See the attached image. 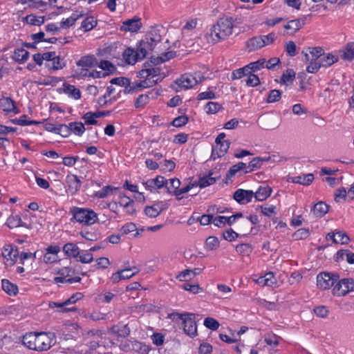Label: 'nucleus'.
I'll return each instance as SVG.
<instances>
[{
    "mask_svg": "<svg viewBox=\"0 0 354 354\" xmlns=\"http://www.w3.org/2000/svg\"><path fill=\"white\" fill-rule=\"evenodd\" d=\"M161 211L162 209H158L155 206L147 207L145 209L146 215L151 218L158 216L160 214Z\"/></svg>",
    "mask_w": 354,
    "mask_h": 354,
    "instance_id": "nucleus-52",
    "label": "nucleus"
},
{
    "mask_svg": "<svg viewBox=\"0 0 354 354\" xmlns=\"http://www.w3.org/2000/svg\"><path fill=\"white\" fill-rule=\"evenodd\" d=\"M354 290V281L352 279L339 280L333 289V293L337 297L344 296Z\"/></svg>",
    "mask_w": 354,
    "mask_h": 354,
    "instance_id": "nucleus-9",
    "label": "nucleus"
},
{
    "mask_svg": "<svg viewBox=\"0 0 354 354\" xmlns=\"http://www.w3.org/2000/svg\"><path fill=\"white\" fill-rule=\"evenodd\" d=\"M243 169H247V165L245 163L243 162H239V163L233 165L230 169V170L228 171L227 174V178H230L232 176H233L234 175H235V174Z\"/></svg>",
    "mask_w": 354,
    "mask_h": 354,
    "instance_id": "nucleus-44",
    "label": "nucleus"
},
{
    "mask_svg": "<svg viewBox=\"0 0 354 354\" xmlns=\"http://www.w3.org/2000/svg\"><path fill=\"white\" fill-rule=\"evenodd\" d=\"M339 277L335 274L324 272L317 277V286L323 290L329 289L338 280Z\"/></svg>",
    "mask_w": 354,
    "mask_h": 354,
    "instance_id": "nucleus-10",
    "label": "nucleus"
},
{
    "mask_svg": "<svg viewBox=\"0 0 354 354\" xmlns=\"http://www.w3.org/2000/svg\"><path fill=\"white\" fill-rule=\"evenodd\" d=\"M250 73V69L248 68V66H245L243 68L234 70L232 73L231 77L232 80H238L244 76L248 75Z\"/></svg>",
    "mask_w": 354,
    "mask_h": 354,
    "instance_id": "nucleus-38",
    "label": "nucleus"
},
{
    "mask_svg": "<svg viewBox=\"0 0 354 354\" xmlns=\"http://www.w3.org/2000/svg\"><path fill=\"white\" fill-rule=\"evenodd\" d=\"M350 241L348 236L345 232L337 231L336 232V237L334 239V243L347 244Z\"/></svg>",
    "mask_w": 354,
    "mask_h": 354,
    "instance_id": "nucleus-43",
    "label": "nucleus"
},
{
    "mask_svg": "<svg viewBox=\"0 0 354 354\" xmlns=\"http://www.w3.org/2000/svg\"><path fill=\"white\" fill-rule=\"evenodd\" d=\"M169 317L173 320L181 319L183 321V330L189 336L194 337L196 335L197 327L194 320V314L173 313L169 315Z\"/></svg>",
    "mask_w": 354,
    "mask_h": 354,
    "instance_id": "nucleus-7",
    "label": "nucleus"
},
{
    "mask_svg": "<svg viewBox=\"0 0 354 354\" xmlns=\"http://www.w3.org/2000/svg\"><path fill=\"white\" fill-rule=\"evenodd\" d=\"M97 25V21L93 17H86L82 23V28L84 31L92 30Z\"/></svg>",
    "mask_w": 354,
    "mask_h": 354,
    "instance_id": "nucleus-41",
    "label": "nucleus"
},
{
    "mask_svg": "<svg viewBox=\"0 0 354 354\" xmlns=\"http://www.w3.org/2000/svg\"><path fill=\"white\" fill-rule=\"evenodd\" d=\"M25 20L30 25L40 26L44 24V17H36L33 15H30L25 17Z\"/></svg>",
    "mask_w": 354,
    "mask_h": 354,
    "instance_id": "nucleus-42",
    "label": "nucleus"
},
{
    "mask_svg": "<svg viewBox=\"0 0 354 354\" xmlns=\"http://www.w3.org/2000/svg\"><path fill=\"white\" fill-rule=\"evenodd\" d=\"M54 342V335L51 333H30L23 337V344L32 350L46 351Z\"/></svg>",
    "mask_w": 354,
    "mask_h": 354,
    "instance_id": "nucleus-3",
    "label": "nucleus"
},
{
    "mask_svg": "<svg viewBox=\"0 0 354 354\" xmlns=\"http://www.w3.org/2000/svg\"><path fill=\"white\" fill-rule=\"evenodd\" d=\"M204 325L207 328L213 330L218 329V328L220 326L218 321L212 317L205 318L204 320Z\"/></svg>",
    "mask_w": 354,
    "mask_h": 354,
    "instance_id": "nucleus-47",
    "label": "nucleus"
},
{
    "mask_svg": "<svg viewBox=\"0 0 354 354\" xmlns=\"http://www.w3.org/2000/svg\"><path fill=\"white\" fill-rule=\"evenodd\" d=\"M70 213L73 219L84 225H91L97 221V214L88 208L73 207Z\"/></svg>",
    "mask_w": 354,
    "mask_h": 354,
    "instance_id": "nucleus-6",
    "label": "nucleus"
},
{
    "mask_svg": "<svg viewBox=\"0 0 354 354\" xmlns=\"http://www.w3.org/2000/svg\"><path fill=\"white\" fill-rule=\"evenodd\" d=\"M63 251L69 257H77L80 254L79 248L73 243H66L63 247Z\"/></svg>",
    "mask_w": 354,
    "mask_h": 354,
    "instance_id": "nucleus-23",
    "label": "nucleus"
},
{
    "mask_svg": "<svg viewBox=\"0 0 354 354\" xmlns=\"http://www.w3.org/2000/svg\"><path fill=\"white\" fill-rule=\"evenodd\" d=\"M295 78V73L292 69L286 70V73H284L280 80V83L284 84H289L293 82Z\"/></svg>",
    "mask_w": 354,
    "mask_h": 354,
    "instance_id": "nucleus-35",
    "label": "nucleus"
},
{
    "mask_svg": "<svg viewBox=\"0 0 354 354\" xmlns=\"http://www.w3.org/2000/svg\"><path fill=\"white\" fill-rule=\"evenodd\" d=\"M136 55L135 49L129 48L123 53V57L127 64H134L139 60Z\"/></svg>",
    "mask_w": 354,
    "mask_h": 354,
    "instance_id": "nucleus-28",
    "label": "nucleus"
},
{
    "mask_svg": "<svg viewBox=\"0 0 354 354\" xmlns=\"http://www.w3.org/2000/svg\"><path fill=\"white\" fill-rule=\"evenodd\" d=\"M0 107L6 112H18L15 102L10 97L0 99Z\"/></svg>",
    "mask_w": 354,
    "mask_h": 354,
    "instance_id": "nucleus-18",
    "label": "nucleus"
},
{
    "mask_svg": "<svg viewBox=\"0 0 354 354\" xmlns=\"http://www.w3.org/2000/svg\"><path fill=\"white\" fill-rule=\"evenodd\" d=\"M66 306V305L64 304V302H54V301H52V302L49 303V307L51 308H61L59 310V312H69V311H73V310H75V307L64 308V307Z\"/></svg>",
    "mask_w": 354,
    "mask_h": 354,
    "instance_id": "nucleus-48",
    "label": "nucleus"
},
{
    "mask_svg": "<svg viewBox=\"0 0 354 354\" xmlns=\"http://www.w3.org/2000/svg\"><path fill=\"white\" fill-rule=\"evenodd\" d=\"M342 58L345 60L351 61L354 58V42L346 44L342 50Z\"/></svg>",
    "mask_w": 354,
    "mask_h": 354,
    "instance_id": "nucleus-32",
    "label": "nucleus"
},
{
    "mask_svg": "<svg viewBox=\"0 0 354 354\" xmlns=\"http://www.w3.org/2000/svg\"><path fill=\"white\" fill-rule=\"evenodd\" d=\"M309 235V231L308 229H306V228H301V229H299L298 230H297L294 234H293V236L297 239V240H300V239H306L308 236Z\"/></svg>",
    "mask_w": 354,
    "mask_h": 354,
    "instance_id": "nucleus-58",
    "label": "nucleus"
},
{
    "mask_svg": "<svg viewBox=\"0 0 354 354\" xmlns=\"http://www.w3.org/2000/svg\"><path fill=\"white\" fill-rule=\"evenodd\" d=\"M83 119L86 124L95 125L97 124V121L95 115L93 112H88L83 116Z\"/></svg>",
    "mask_w": 354,
    "mask_h": 354,
    "instance_id": "nucleus-53",
    "label": "nucleus"
},
{
    "mask_svg": "<svg viewBox=\"0 0 354 354\" xmlns=\"http://www.w3.org/2000/svg\"><path fill=\"white\" fill-rule=\"evenodd\" d=\"M234 21L232 17H224L220 18L212 26L207 35L209 42L218 43L227 39L233 33Z\"/></svg>",
    "mask_w": 354,
    "mask_h": 354,
    "instance_id": "nucleus-1",
    "label": "nucleus"
},
{
    "mask_svg": "<svg viewBox=\"0 0 354 354\" xmlns=\"http://www.w3.org/2000/svg\"><path fill=\"white\" fill-rule=\"evenodd\" d=\"M64 91L66 94L75 100H78L81 97L80 91L73 85L64 84Z\"/></svg>",
    "mask_w": 354,
    "mask_h": 354,
    "instance_id": "nucleus-33",
    "label": "nucleus"
},
{
    "mask_svg": "<svg viewBox=\"0 0 354 354\" xmlns=\"http://www.w3.org/2000/svg\"><path fill=\"white\" fill-rule=\"evenodd\" d=\"M142 27L140 19L138 17H134L131 19L124 21L120 27L122 31L137 32Z\"/></svg>",
    "mask_w": 354,
    "mask_h": 354,
    "instance_id": "nucleus-13",
    "label": "nucleus"
},
{
    "mask_svg": "<svg viewBox=\"0 0 354 354\" xmlns=\"http://www.w3.org/2000/svg\"><path fill=\"white\" fill-rule=\"evenodd\" d=\"M6 225L9 228H15L19 226L28 227V225L23 223L19 215H12L7 219Z\"/></svg>",
    "mask_w": 354,
    "mask_h": 354,
    "instance_id": "nucleus-27",
    "label": "nucleus"
},
{
    "mask_svg": "<svg viewBox=\"0 0 354 354\" xmlns=\"http://www.w3.org/2000/svg\"><path fill=\"white\" fill-rule=\"evenodd\" d=\"M204 79V77L200 72L195 73L194 74L185 73L176 80L175 83L178 86L176 90L177 92H179L183 89L192 88Z\"/></svg>",
    "mask_w": 354,
    "mask_h": 354,
    "instance_id": "nucleus-8",
    "label": "nucleus"
},
{
    "mask_svg": "<svg viewBox=\"0 0 354 354\" xmlns=\"http://www.w3.org/2000/svg\"><path fill=\"white\" fill-rule=\"evenodd\" d=\"M97 66L108 72H112L115 70L113 64L111 62L106 60H102L100 63H98Z\"/></svg>",
    "mask_w": 354,
    "mask_h": 354,
    "instance_id": "nucleus-57",
    "label": "nucleus"
},
{
    "mask_svg": "<svg viewBox=\"0 0 354 354\" xmlns=\"http://www.w3.org/2000/svg\"><path fill=\"white\" fill-rule=\"evenodd\" d=\"M266 60L264 59H259L257 62H252L248 66L250 71H257L264 67Z\"/></svg>",
    "mask_w": 354,
    "mask_h": 354,
    "instance_id": "nucleus-49",
    "label": "nucleus"
},
{
    "mask_svg": "<svg viewBox=\"0 0 354 354\" xmlns=\"http://www.w3.org/2000/svg\"><path fill=\"white\" fill-rule=\"evenodd\" d=\"M161 41V36L156 31L149 32L137 45L136 56L139 60L143 59L149 51L153 50L156 45Z\"/></svg>",
    "mask_w": 354,
    "mask_h": 354,
    "instance_id": "nucleus-5",
    "label": "nucleus"
},
{
    "mask_svg": "<svg viewBox=\"0 0 354 354\" xmlns=\"http://www.w3.org/2000/svg\"><path fill=\"white\" fill-rule=\"evenodd\" d=\"M12 57L16 62L24 63L28 60L29 52L24 48H17L15 50Z\"/></svg>",
    "mask_w": 354,
    "mask_h": 354,
    "instance_id": "nucleus-26",
    "label": "nucleus"
},
{
    "mask_svg": "<svg viewBox=\"0 0 354 354\" xmlns=\"http://www.w3.org/2000/svg\"><path fill=\"white\" fill-rule=\"evenodd\" d=\"M80 17V15L78 13H77V12L73 13L71 15V17L63 20L61 22V27L63 28H69L70 26H73L75 23V21L79 19Z\"/></svg>",
    "mask_w": 354,
    "mask_h": 354,
    "instance_id": "nucleus-39",
    "label": "nucleus"
},
{
    "mask_svg": "<svg viewBox=\"0 0 354 354\" xmlns=\"http://www.w3.org/2000/svg\"><path fill=\"white\" fill-rule=\"evenodd\" d=\"M188 122V118L186 115H180L172 121V125L176 127H180L187 124Z\"/></svg>",
    "mask_w": 354,
    "mask_h": 354,
    "instance_id": "nucleus-56",
    "label": "nucleus"
},
{
    "mask_svg": "<svg viewBox=\"0 0 354 354\" xmlns=\"http://www.w3.org/2000/svg\"><path fill=\"white\" fill-rule=\"evenodd\" d=\"M246 46L249 51H254L265 46V41L261 36L254 37L247 41Z\"/></svg>",
    "mask_w": 354,
    "mask_h": 354,
    "instance_id": "nucleus-17",
    "label": "nucleus"
},
{
    "mask_svg": "<svg viewBox=\"0 0 354 354\" xmlns=\"http://www.w3.org/2000/svg\"><path fill=\"white\" fill-rule=\"evenodd\" d=\"M180 182L178 178H171L169 180V185L167 183L166 188L169 193H174L176 195V192L179 190Z\"/></svg>",
    "mask_w": 354,
    "mask_h": 354,
    "instance_id": "nucleus-40",
    "label": "nucleus"
},
{
    "mask_svg": "<svg viewBox=\"0 0 354 354\" xmlns=\"http://www.w3.org/2000/svg\"><path fill=\"white\" fill-rule=\"evenodd\" d=\"M306 17H307L305 16L302 19L290 20L286 25L284 26V28L286 30H291L292 32H296L304 26Z\"/></svg>",
    "mask_w": 354,
    "mask_h": 354,
    "instance_id": "nucleus-22",
    "label": "nucleus"
},
{
    "mask_svg": "<svg viewBox=\"0 0 354 354\" xmlns=\"http://www.w3.org/2000/svg\"><path fill=\"white\" fill-rule=\"evenodd\" d=\"M272 192V189L269 186H260L258 190L254 193V197L257 201H263L268 198Z\"/></svg>",
    "mask_w": 354,
    "mask_h": 354,
    "instance_id": "nucleus-20",
    "label": "nucleus"
},
{
    "mask_svg": "<svg viewBox=\"0 0 354 354\" xmlns=\"http://www.w3.org/2000/svg\"><path fill=\"white\" fill-rule=\"evenodd\" d=\"M260 83L259 78L257 75L252 74L251 72L248 74V79L246 80V84L249 86H255Z\"/></svg>",
    "mask_w": 354,
    "mask_h": 354,
    "instance_id": "nucleus-55",
    "label": "nucleus"
},
{
    "mask_svg": "<svg viewBox=\"0 0 354 354\" xmlns=\"http://www.w3.org/2000/svg\"><path fill=\"white\" fill-rule=\"evenodd\" d=\"M77 65L82 68H92L98 65V62L93 55L83 56L77 62Z\"/></svg>",
    "mask_w": 354,
    "mask_h": 354,
    "instance_id": "nucleus-16",
    "label": "nucleus"
},
{
    "mask_svg": "<svg viewBox=\"0 0 354 354\" xmlns=\"http://www.w3.org/2000/svg\"><path fill=\"white\" fill-rule=\"evenodd\" d=\"M314 313L317 316L325 318L328 315V310L326 306H320L314 308Z\"/></svg>",
    "mask_w": 354,
    "mask_h": 354,
    "instance_id": "nucleus-59",
    "label": "nucleus"
},
{
    "mask_svg": "<svg viewBox=\"0 0 354 354\" xmlns=\"http://www.w3.org/2000/svg\"><path fill=\"white\" fill-rule=\"evenodd\" d=\"M66 182L67 184L66 191L72 195L77 194L81 186V181L79 178L75 174L68 175Z\"/></svg>",
    "mask_w": 354,
    "mask_h": 354,
    "instance_id": "nucleus-14",
    "label": "nucleus"
},
{
    "mask_svg": "<svg viewBox=\"0 0 354 354\" xmlns=\"http://www.w3.org/2000/svg\"><path fill=\"white\" fill-rule=\"evenodd\" d=\"M176 55V53L173 51H169L163 53L161 56H158L156 57H151V62L154 64L155 65H159L161 63H163L166 61H168L173 58Z\"/></svg>",
    "mask_w": 354,
    "mask_h": 354,
    "instance_id": "nucleus-31",
    "label": "nucleus"
},
{
    "mask_svg": "<svg viewBox=\"0 0 354 354\" xmlns=\"http://www.w3.org/2000/svg\"><path fill=\"white\" fill-rule=\"evenodd\" d=\"M302 61L308 63L306 71L310 73H316L320 68V57L323 55V49L321 47L308 48L302 50Z\"/></svg>",
    "mask_w": 354,
    "mask_h": 354,
    "instance_id": "nucleus-4",
    "label": "nucleus"
},
{
    "mask_svg": "<svg viewBox=\"0 0 354 354\" xmlns=\"http://www.w3.org/2000/svg\"><path fill=\"white\" fill-rule=\"evenodd\" d=\"M338 61V57L333 55L330 53L324 55L320 57L319 64L321 67H328Z\"/></svg>",
    "mask_w": 354,
    "mask_h": 354,
    "instance_id": "nucleus-24",
    "label": "nucleus"
},
{
    "mask_svg": "<svg viewBox=\"0 0 354 354\" xmlns=\"http://www.w3.org/2000/svg\"><path fill=\"white\" fill-rule=\"evenodd\" d=\"M140 78L145 79L136 84L134 88H145L156 85L158 82L162 81L166 74L162 68L154 64L145 63L144 68L139 72Z\"/></svg>",
    "mask_w": 354,
    "mask_h": 354,
    "instance_id": "nucleus-2",
    "label": "nucleus"
},
{
    "mask_svg": "<svg viewBox=\"0 0 354 354\" xmlns=\"http://www.w3.org/2000/svg\"><path fill=\"white\" fill-rule=\"evenodd\" d=\"M110 82L112 84H117L119 86H124V93H131L133 91L136 90V88H133V86H136V84L138 83V82L131 83V81L129 79L124 77H119L113 78Z\"/></svg>",
    "mask_w": 354,
    "mask_h": 354,
    "instance_id": "nucleus-15",
    "label": "nucleus"
},
{
    "mask_svg": "<svg viewBox=\"0 0 354 354\" xmlns=\"http://www.w3.org/2000/svg\"><path fill=\"white\" fill-rule=\"evenodd\" d=\"M3 290L10 295H15L18 292L17 286L10 282L8 279H2L1 281Z\"/></svg>",
    "mask_w": 354,
    "mask_h": 354,
    "instance_id": "nucleus-29",
    "label": "nucleus"
},
{
    "mask_svg": "<svg viewBox=\"0 0 354 354\" xmlns=\"http://www.w3.org/2000/svg\"><path fill=\"white\" fill-rule=\"evenodd\" d=\"M70 127L71 130V133H75L77 136H82L85 131V127L83 123L82 122H71Z\"/></svg>",
    "mask_w": 354,
    "mask_h": 354,
    "instance_id": "nucleus-37",
    "label": "nucleus"
},
{
    "mask_svg": "<svg viewBox=\"0 0 354 354\" xmlns=\"http://www.w3.org/2000/svg\"><path fill=\"white\" fill-rule=\"evenodd\" d=\"M261 212L266 216H271L275 214V206L274 205H264L261 207Z\"/></svg>",
    "mask_w": 354,
    "mask_h": 354,
    "instance_id": "nucleus-64",
    "label": "nucleus"
},
{
    "mask_svg": "<svg viewBox=\"0 0 354 354\" xmlns=\"http://www.w3.org/2000/svg\"><path fill=\"white\" fill-rule=\"evenodd\" d=\"M328 211V206L324 202L319 201L315 204L313 208V212L317 217H322Z\"/></svg>",
    "mask_w": 354,
    "mask_h": 354,
    "instance_id": "nucleus-25",
    "label": "nucleus"
},
{
    "mask_svg": "<svg viewBox=\"0 0 354 354\" xmlns=\"http://www.w3.org/2000/svg\"><path fill=\"white\" fill-rule=\"evenodd\" d=\"M281 92L279 90H271L267 98L268 103H273L278 102L281 99Z\"/></svg>",
    "mask_w": 354,
    "mask_h": 354,
    "instance_id": "nucleus-46",
    "label": "nucleus"
},
{
    "mask_svg": "<svg viewBox=\"0 0 354 354\" xmlns=\"http://www.w3.org/2000/svg\"><path fill=\"white\" fill-rule=\"evenodd\" d=\"M213 171H209L207 175L201 177L197 183H195L196 186L201 188H204L216 183V177H213Z\"/></svg>",
    "mask_w": 354,
    "mask_h": 354,
    "instance_id": "nucleus-19",
    "label": "nucleus"
},
{
    "mask_svg": "<svg viewBox=\"0 0 354 354\" xmlns=\"http://www.w3.org/2000/svg\"><path fill=\"white\" fill-rule=\"evenodd\" d=\"M230 144L231 142L228 140L219 142L218 144H215L212 147V158L215 160L217 158L223 156L228 151Z\"/></svg>",
    "mask_w": 354,
    "mask_h": 354,
    "instance_id": "nucleus-11",
    "label": "nucleus"
},
{
    "mask_svg": "<svg viewBox=\"0 0 354 354\" xmlns=\"http://www.w3.org/2000/svg\"><path fill=\"white\" fill-rule=\"evenodd\" d=\"M149 100V96L147 95H140L135 102V106L136 108L144 106Z\"/></svg>",
    "mask_w": 354,
    "mask_h": 354,
    "instance_id": "nucleus-63",
    "label": "nucleus"
},
{
    "mask_svg": "<svg viewBox=\"0 0 354 354\" xmlns=\"http://www.w3.org/2000/svg\"><path fill=\"white\" fill-rule=\"evenodd\" d=\"M46 66L53 70H59L65 66V62L59 56L55 55L50 63H47Z\"/></svg>",
    "mask_w": 354,
    "mask_h": 354,
    "instance_id": "nucleus-30",
    "label": "nucleus"
},
{
    "mask_svg": "<svg viewBox=\"0 0 354 354\" xmlns=\"http://www.w3.org/2000/svg\"><path fill=\"white\" fill-rule=\"evenodd\" d=\"M253 197L254 192L251 190L239 189L234 194V199L239 204L242 205L250 202Z\"/></svg>",
    "mask_w": 354,
    "mask_h": 354,
    "instance_id": "nucleus-12",
    "label": "nucleus"
},
{
    "mask_svg": "<svg viewBox=\"0 0 354 354\" xmlns=\"http://www.w3.org/2000/svg\"><path fill=\"white\" fill-rule=\"evenodd\" d=\"M334 196L335 201L336 202H340L341 200H345V198L348 196V192L345 188L342 187L341 189H337Z\"/></svg>",
    "mask_w": 354,
    "mask_h": 354,
    "instance_id": "nucleus-54",
    "label": "nucleus"
},
{
    "mask_svg": "<svg viewBox=\"0 0 354 354\" xmlns=\"http://www.w3.org/2000/svg\"><path fill=\"white\" fill-rule=\"evenodd\" d=\"M205 244L207 248L212 250L218 247L219 241L216 236H209L206 239Z\"/></svg>",
    "mask_w": 354,
    "mask_h": 354,
    "instance_id": "nucleus-51",
    "label": "nucleus"
},
{
    "mask_svg": "<svg viewBox=\"0 0 354 354\" xmlns=\"http://www.w3.org/2000/svg\"><path fill=\"white\" fill-rule=\"evenodd\" d=\"M263 163V158L256 157L254 158L247 166V169L245 173L250 172L254 169H259L261 167Z\"/></svg>",
    "mask_w": 354,
    "mask_h": 354,
    "instance_id": "nucleus-36",
    "label": "nucleus"
},
{
    "mask_svg": "<svg viewBox=\"0 0 354 354\" xmlns=\"http://www.w3.org/2000/svg\"><path fill=\"white\" fill-rule=\"evenodd\" d=\"M238 236L239 234L232 229L227 230L223 233L224 239L229 241H234Z\"/></svg>",
    "mask_w": 354,
    "mask_h": 354,
    "instance_id": "nucleus-60",
    "label": "nucleus"
},
{
    "mask_svg": "<svg viewBox=\"0 0 354 354\" xmlns=\"http://www.w3.org/2000/svg\"><path fill=\"white\" fill-rule=\"evenodd\" d=\"M290 179V181L293 183L308 185L313 181L314 176L312 174H308L304 176L291 177Z\"/></svg>",
    "mask_w": 354,
    "mask_h": 354,
    "instance_id": "nucleus-21",
    "label": "nucleus"
},
{
    "mask_svg": "<svg viewBox=\"0 0 354 354\" xmlns=\"http://www.w3.org/2000/svg\"><path fill=\"white\" fill-rule=\"evenodd\" d=\"M137 230L136 225L133 223H129L123 225L121 232L124 234H128Z\"/></svg>",
    "mask_w": 354,
    "mask_h": 354,
    "instance_id": "nucleus-61",
    "label": "nucleus"
},
{
    "mask_svg": "<svg viewBox=\"0 0 354 354\" xmlns=\"http://www.w3.org/2000/svg\"><path fill=\"white\" fill-rule=\"evenodd\" d=\"M221 109V105L217 102H209L205 107V111L208 114H214Z\"/></svg>",
    "mask_w": 354,
    "mask_h": 354,
    "instance_id": "nucleus-45",
    "label": "nucleus"
},
{
    "mask_svg": "<svg viewBox=\"0 0 354 354\" xmlns=\"http://www.w3.org/2000/svg\"><path fill=\"white\" fill-rule=\"evenodd\" d=\"M70 127V124L68 125L66 124H59L57 127V134H59L62 137H68L71 133V130Z\"/></svg>",
    "mask_w": 354,
    "mask_h": 354,
    "instance_id": "nucleus-50",
    "label": "nucleus"
},
{
    "mask_svg": "<svg viewBox=\"0 0 354 354\" xmlns=\"http://www.w3.org/2000/svg\"><path fill=\"white\" fill-rule=\"evenodd\" d=\"M3 255L7 259L16 261L19 255V252L17 249L13 248L11 245H8V248H4Z\"/></svg>",
    "mask_w": 354,
    "mask_h": 354,
    "instance_id": "nucleus-34",
    "label": "nucleus"
},
{
    "mask_svg": "<svg viewBox=\"0 0 354 354\" xmlns=\"http://www.w3.org/2000/svg\"><path fill=\"white\" fill-rule=\"evenodd\" d=\"M183 288L184 290L189 291L194 294L199 292V290H201V288L198 284H190L189 283H184Z\"/></svg>",
    "mask_w": 354,
    "mask_h": 354,
    "instance_id": "nucleus-62",
    "label": "nucleus"
}]
</instances>
